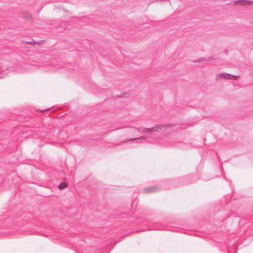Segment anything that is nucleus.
<instances>
[{"label":"nucleus","mask_w":253,"mask_h":253,"mask_svg":"<svg viewBox=\"0 0 253 253\" xmlns=\"http://www.w3.org/2000/svg\"><path fill=\"white\" fill-rule=\"evenodd\" d=\"M238 78V76H234L225 73H218L216 75V79L224 78L229 80H236Z\"/></svg>","instance_id":"nucleus-1"},{"label":"nucleus","mask_w":253,"mask_h":253,"mask_svg":"<svg viewBox=\"0 0 253 253\" xmlns=\"http://www.w3.org/2000/svg\"><path fill=\"white\" fill-rule=\"evenodd\" d=\"M165 127V126L161 125H157L154 127H152L151 128H148L149 129V133L151 132H154V131H159L161 130L163 128Z\"/></svg>","instance_id":"nucleus-2"},{"label":"nucleus","mask_w":253,"mask_h":253,"mask_svg":"<svg viewBox=\"0 0 253 253\" xmlns=\"http://www.w3.org/2000/svg\"><path fill=\"white\" fill-rule=\"evenodd\" d=\"M146 137L144 136H141L140 137H135L130 139H127L126 140L125 142H126L129 141L136 140H146Z\"/></svg>","instance_id":"nucleus-3"},{"label":"nucleus","mask_w":253,"mask_h":253,"mask_svg":"<svg viewBox=\"0 0 253 253\" xmlns=\"http://www.w3.org/2000/svg\"><path fill=\"white\" fill-rule=\"evenodd\" d=\"M67 187V184L64 182H61L58 186V188L60 190L64 189Z\"/></svg>","instance_id":"nucleus-4"},{"label":"nucleus","mask_w":253,"mask_h":253,"mask_svg":"<svg viewBox=\"0 0 253 253\" xmlns=\"http://www.w3.org/2000/svg\"><path fill=\"white\" fill-rule=\"evenodd\" d=\"M137 130L141 133H149L148 128H143L142 130L139 128H137Z\"/></svg>","instance_id":"nucleus-5"},{"label":"nucleus","mask_w":253,"mask_h":253,"mask_svg":"<svg viewBox=\"0 0 253 253\" xmlns=\"http://www.w3.org/2000/svg\"><path fill=\"white\" fill-rule=\"evenodd\" d=\"M244 2H245V3H249V1H245Z\"/></svg>","instance_id":"nucleus-6"},{"label":"nucleus","mask_w":253,"mask_h":253,"mask_svg":"<svg viewBox=\"0 0 253 253\" xmlns=\"http://www.w3.org/2000/svg\"><path fill=\"white\" fill-rule=\"evenodd\" d=\"M1 78H2V77H1V76H0V79H1Z\"/></svg>","instance_id":"nucleus-7"}]
</instances>
